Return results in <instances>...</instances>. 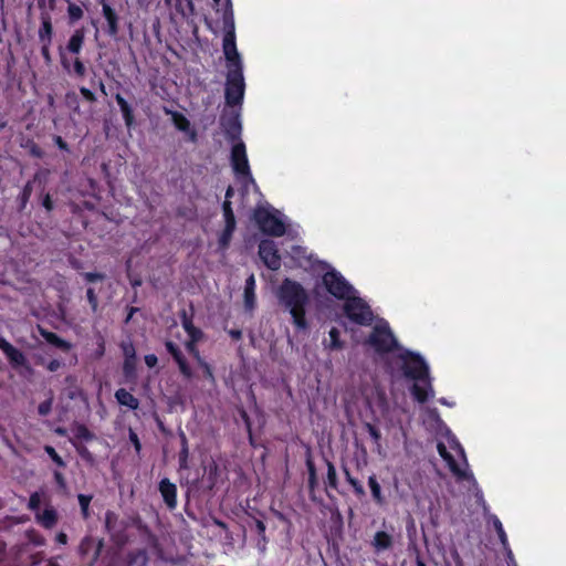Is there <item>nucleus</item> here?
Here are the masks:
<instances>
[{"label": "nucleus", "mask_w": 566, "mask_h": 566, "mask_svg": "<svg viewBox=\"0 0 566 566\" xmlns=\"http://www.w3.org/2000/svg\"><path fill=\"white\" fill-rule=\"evenodd\" d=\"M81 94H82V95H83L87 101H94V99H95L94 94H93L88 88L82 87V88H81Z\"/></svg>", "instance_id": "obj_50"}, {"label": "nucleus", "mask_w": 566, "mask_h": 566, "mask_svg": "<svg viewBox=\"0 0 566 566\" xmlns=\"http://www.w3.org/2000/svg\"><path fill=\"white\" fill-rule=\"evenodd\" d=\"M42 336L45 338L46 342L50 344L67 352L71 349V344L65 342L64 339L60 338L57 335L51 332H43Z\"/></svg>", "instance_id": "obj_23"}, {"label": "nucleus", "mask_w": 566, "mask_h": 566, "mask_svg": "<svg viewBox=\"0 0 566 566\" xmlns=\"http://www.w3.org/2000/svg\"><path fill=\"white\" fill-rule=\"evenodd\" d=\"M55 142H56V145H57L61 149H66V148H67V147H66V144L63 142V139H62L60 136H57V137L55 138Z\"/></svg>", "instance_id": "obj_54"}, {"label": "nucleus", "mask_w": 566, "mask_h": 566, "mask_svg": "<svg viewBox=\"0 0 566 566\" xmlns=\"http://www.w3.org/2000/svg\"><path fill=\"white\" fill-rule=\"evenodd\" d=\"M367 431L369 436L373 438V440L379 446L380 441V432L379 430L374 427L373 424H367Z\"/></svg>", "instance_id": "obj_42"}, {"label": "nucleus", "mask_w": 566, "mask_h": 566, "mask_svg": "<svg viewBox=\"0 0 566 566\" xmlns=\"http://www.w3.org/2000/svg\"><path fill=\"white\" fill-rule=\"evenodd\" d=\"M135 365H136V361H135V358H125V361H124V371L127 376H132L135 371Z\"/></svg>", "instance_id": "obj_39"}, {"label": "nucleus", "mask_w": 566, "mask_h": 566, "mask_svg": "<svg viewBox=\"0 0 566 566\" xmlns=\"http://www.w3.org/2000/svg\"><path fill=\"white\" fill-rule=\"evenodd\" d=\"M438 452L459 480H468L473 485L476 484L472 473L468 470L464 450L453 437H448L447 443L439 442Z\"/></svg>", "instance_id": "obj_4"}, {"label": "nucleus", "mask_w": 566, "mask_h": 566, "mask_svg": "<svg viewBox=\"0 0 566 566\" xmlns=\"http://www.w3.org/2000/svg\"><path fill=\"white\" fill-rule=\"evenodd\" d=\"M69 14L71 19L78 20L83 17V10L76 4H71L69 7Z\"/></svg>", "instance_id": "obj_38"}, {"label": "nucleus", "mask_w": 566, "mask_h": 566, "mask_svg": "<svg viewBox=\"0 0 566 566\" xmlns=\"http://www.w3.org/2000/svg\"><path fill=\"white\" fill-rule=\"evenodd\" d=\"M216 2V4L218 7H221L223 10H224V15H223V23H226V20L228 19V17L231 14L233 17V11H232V4H231V0H213ZM232 21L234 22V19L232 18ZM224 30L226 32H228L229 28L227 27V24H224ZM227 33H224L226 35Z\"/></svg>", "instance_id": "obj_30"}, {"label": "nucleus", "mask_w": 566, "mask_h": 566, "mask_svg": "<svg viewBox=\"0 0 566 566\" xmlns=\"http://www.w3.org/2000/svg\"><path fill=\"white\" fill-rule=\"evenodd\" d=\"M130 438H132V441L134 442V444H135L136 449H137V450H139L140 444H139V441H138V439H137V436H136L135 433H132V434H130Z\"/></svg>", "instance_id": "obj_56"}, {"label": "nucleus", "mask_w": 566, "mask_h": 566, "mask_svg": "<svg viewBox=\"0 0 566 566\" xmlns=\"http://www.w3.org/2000/svg\"><path fill=\"white\" fill-rule=\"evenodd\" d=\"M115 98L123 113L125 124L129 127L134 120L132 108L122 95L117 94Z\"/></svg>", "instance_id": "obj_22"}, {"label": "nucleus", "mask_w": 566, "mask_h": 566, "mask_svg": "<svg viewBox=\"0 0 566 566\" xmlns=\"http://www.w3.org/2000/svg\"><path fill=\"white\" fill-rule=\"evenodd\" d=\"M74 69H75V72L80 75H83L84 72H85V67L83 65V63L80 61V60H76L74 62Z\"/></svg>", "instance_id": "obj_49"}, {"label": "nucleus", "mask_w": 566, "mask_h": 566, "mask_svg": "<svg viewBox=\"0 0 566 566\" xmlns=\"http://www.w3.org/2000/svg\"><path fill=\"white\" fill-rule=\"evenodd\" d=\"M279 214V211L262 207L255 210L254 220L263 233L281 237L285 233V223Z\"/></svg>", "instance_id": "obj_5"}, {"label": "nucleus", "mask_w": 566, "mask_h": 566, "mask_svg": "<svg viewBox=\"0 0 566 566\" xmlns=\"http://www.w3.org/2000/svg\"><path fill=\"white\" fill-rule=\"evenodd\" d=\"M359 394L369 407L374 405L379 407L386 406V395L373 379L360 385Z\"/></svg>", "instance_id": "obj_11"}, {"label": "nucleus", "mask_w": 566, "mask_h": 566, "mask_svg": "<svg viewBox=\"0 0 566 566\" xmlns=\"http://www.w3.org/2000/svg\"><path fill=\"white\" fill-rule=\"evenodd\" d=\"M417 566H426V564L422 560L418 559L417 560Z\"/></svg>", "instance_id": "obj_61"}, {"label": "nucleus", "mask_w": 566, "mask_h": 566, "mask_svg": "<svg viewBox=\"0 0 566 566\" xmlns=\"http://www.w3.org/2000/svg\"><path fill=\"white\" fill-rule=\"evenodd\" d=\"M451 556H452V559H453L455 566H464L463 560L457 549H453L451 552Z\"/></svg>", "instance_id": "obj_44"}, {"label": "nucleus", "mask_w": 566, "mask_h": 566, "mask_svg": "<svg viewBox=\"0 0 566 566\" xmlns=\"http://www.w3.org/2000/svg\"><path fill=\"white\" fill-rule=\"evenodd\" d=\"M259 254L264 264L276 271L281 266V258L277 253V249L273 241L271 240H262L259 245Z\"/></svg>", "instance_id": "obj_12"}, {"label": "nucleus", "mask_w": 566, "mask_h": 566, "mask_svg": "<svg viewBox=\"0 0 566 566\" xmlns=\"http://www.w3.org/2000/svg\"><path fill=\"white\" fill-rule=\"evenodd\" d=\"M359 394L369 407L374 405L379 407L386 406V395L373 379L360 385Z\"/></svg>", "instance_id": "obj_10"}, {"label": "nucleus", "mask_w": 566, "mask_h": 566, "mask_svg": "<svg viewBox=\"0 0 566 566\" xmlns=\"http://www.w3.org/2000/svg\"><path fill=\"white\" fill-rule=\"evenodd\" d=\"M45 452L51 457V459L59 465V467H64V462L62 460V458L56 453V451L54 450V448L48 446L45 447Z\"/></svg>", "instance_id": "obj_37"}, {"label": "nucleus", "mask_w": 566, "mask_h": 566, "mask_svg": "<svg viewBox=\"0 0 566 566\" xmlns=\"http://www.w3.org/2000/svg\"><path fill=\"white\" fill-rule=\"evenodd\" d=\"M492 524L497 532L499 538L504 548H507V536L501 521L496 516H491Z\"/></svg>", "instance_id": "obj_29"}, {"label": "nucleus", "mask_w": 566, "mask_h": 566, "mask_svg": "<svg viewBox=\"0 0 566 566\" xmlns=\"http://www.w3.org/2000/svg\"><path fill=\"white\" fill-rule=\"evenodd\" d=\"M116 521V515L113 512H107L105 516V523L108 528L113 527L114 522Z\"/></svg>", "instance_id": "obj_45"}, {"label": "nucleus", "mask_w": 566, "mask_h": 566, "mask_svg": "<svg viewBox=\"0 0 566 566\" xmlns=\"http://www.w3.org/2000/svg\"><path fill=\"white\" fill-rule=\"evenodd\" d=\"M166 346L169 353L174 356L175 360L177 361L180 373L186 378L190 379L193 376L192 370L186 363L185 358L182 357L177 346L171 342L167 343Z\"/></svg>", "instance_id": "obj_17"}, {"label": "nucleus", "mask_w": 566, "mask_h": 566, "mask_svg": "<svg viewBox=\"0 0 566 566\" xmlns=\"http://www.w3.org/2000/svg\"><path fill=\"white\" fill-rule=\"evenodd\" d=\"M51 409V403L48 401V402H43L39 406V412L41 415H46Z\"/></svg>", "instance_id": "obj_51"}, {"label": "nucleus", "mask_w": 566, "mask_h": 566, "mask_svg": "<svg viewBox=\"0 0 566 566\" xmlns=\"http://www.w3.org/2000/svg\"><path fill=\"white\" fill-rule=\"evenodd\" d=\"M234 228H235V222H231V221L226 222L224 230L222 231V233L219 237V245L221 249L228 248V245L231 241V237L234 231Z\"/></svg>", "instance_id": "obj_24"}, {"label": "nucleus", "mask_w": 566, "mask_h": 566, "mask_svg": "<svg viewBox=\"0 0 566 566\" xmlns=\"http://www.w3.org/2000/svg\"><path fill=\"white\" fill-rule=\"evenodd\" d=\"M256 304L255 298V277L254 275H250L247 279L245 287H244V306L248 311H253Z\"/></svg>", "instance_id": "obj_18"}, {"label": "nucleus", "mask_w": 566, "mask_h": 566, "mask_svg": "<svg viewBox=\"0 0 566 566\" xmlns=\"http://www.w3.org/2000/svg\"><path fill=\"white\" fill-rule=\"evenodd\" d=\"M323 284L329 294L339 300L346 301L355 294L353 286L335 270L323 275Z\"/></svg>", "instance_id": "obj_6"}, {"label": "nucleus", "mask_w": 566, "mask_h": 566, "mask_svg": "<svg viewBox=\"0 0 566 566\" xmlns=\"http://www.w3.org/2000/svg\"><path fill=\"white\" fill-rule=\"evenodd\" d=\"M145 363L148 367H154L157 364V357L153 354L145 356Z\"/></svg>", "instance_id": "obj_46"}, {"label": "nucleus", "mask_w": 566, "mask_h": 566, "mask_svg": "<svg viewBox=\"0 0 566 566\" xmlns=\"http://www.w3.org/2000/svg\"><path fill=\"white\" fill-rule=\"evenodd\" d=\"M91 502V496H86L84 494L78 495V503L84 517L88 516V505Z\"/></svg>", "instance_id": "obj_34"}, {"label": "nucleus", "mask_w": 566, "mask_h": 566, "mask_svg": "<svg viewBox=\"0 0 566 566\" xmlns=\"http://www.w3.org/2000/svg\"><path fill=\"white\" fill-rule=\"evenodd\" d=\"M229 28L223 38V54L227 61V84H226V99L229 106L239 105L244 96V77L242 72V60L235 45V33L230 14L226 20Z\"/></svg>", "instance_id": "obj_1"}, {"label": "nucleus", "mask_w": 566, "mask_h": 566, "mask_svg": "<svg viewBox=\"0 0 566 566\" xmlns=\"http://www.w3.org/2000/svg\"><path fill=\"white\" fill-rule=\"evenodd\" d=\"M60 367H61V361H60V360H56V359L51 360V361L48 364V366H46V368H48L50 371H55V370H57Z\"/></svg>", "instance_id": "obj_48"}, {"label": "nucleus", "mask_w": 566, "mask_h": 566, "mask_svg": "<svg viewBox=\"0 0 566 566\" xmlns=\"http://www.w3.org/2000/svg\"><path fill=\"white\" fill-rule=\"evenodd\" d=\"M368 342L377 352H389L396 346V339L386 322L375 325Z\"/></svg>", "instance_id": "obj_8"}, {"label": "nucleus", "mask_w": 566, "mask_h": 566, "mask_svg": "<svg viewBox=\"0 0 566 566\" xmlns=\"http://www.w3.org/2000/svg\"><path fill=\"white\" fill-rule=\"evenodd\" d=\"M36 518L43 526L50 528L56 523V512L53 509H46L38 514Z\"/></svg>", "instance_id": "obj_25"}, {"label": "nucleus", "mask_w": 566, "mask_h": 566, "mask_svg": "<svg viewBox=\"0 0 566 566\" xmlns=\"http://www.w3.org/2000/svg\"><path fill=\"white\" fill-rule=\"evenodd\" d=\"M41 501H42V493H40V492L33 493L30 496L29 509L33 510V511L38 510L40 507Z\"/></svg>", "instance_id": "obj_35"}, {"label": "nucleus", "mask_w": 566, "mask_h": 566, "mask_svg": "<svg viewBox=\"0 0 566 566\" xmlns=\"http://www.w3.org/2000/svg\"><path fill=\"white\" fill-rule=\"evenodd\" d=\"M44 206L48 210H50L52 207H51V200H50V197L46 196L45 199H44Z\"/></svg>", "instance_id": "obj_57"}, {"label": "nucleus", "mask_w": 566, "mask_h": 566, "mask_svg": "<svg viewBox=\"0 0 566 566\" xmlns=\"http://www.w3.org/2000/svg\"><path fill=\"white\" fill-rule=\"evenodd\" d=\"M231 164H232L233 170L237 175H241L242 177H244L253 182V179H252V176L250 172L248 157H247L245 146L242 142H237L232 146Z\"/></svg>", "instance_id": "obj_9"}, {"label": "nucleus", "mask_w": 566, "mask_h": 566, "mask_svg": "<svg viewBox=\"0 0 566 566\" xmlns=\"http://www.w3.org/2000/svg\"><path fill=\"white\" fill-rule=\"evenodd\" d=\"M258 527L260 531H264V525L262 522H258Z\"/></svg>", "instance_id": "obj_60"}, {"label": "nucleus", "mask_w": 566, "mask_h": 566, "mask_svg": "<svg viewBox=\"0 0 566 566\" xmlns=\"http://www.w3.org/2000/svg\"><path fill=\"white\" fill-rule=\"evenodd\" d=\"M232 192H233V189L231 187L228 188L227 193H226L227 200L232 196Z\"/></svg>", "instance_id": "obj_58"}, {"label": "nucleus", "mask_w": 566, "mask_h": 566, "mask_svg": "<svg viewBox=\"0 0 566 566\" xmlns=\"http://www.w3.org/2000/svg\"><path fill=\"white\" fill-rule=\"evenodd\" d=\"M172 122L175 124V126L179 129V130H182V132H186L188 130L189 128V120L181 114L179 113H172Z\"/></svg>", "instance_id": "obj_32"}, {"label": "nucleus", "mask_w": 566, "mask_h": 566, "mask_svg": "<svg viewBox=\"0 0 566 566\" xmlns=\"http://www.w3.org/2000/svg\"><path fill=\"white\" fill-rule=\"evenodd\" d=\"M43 27H44V29L46 30V32H50V31H51V25H50V23L45 22Z\"/></svg>", "instance_id": "obj_59"}, {"label": "nucleus", "mask_w": 566, "mask_h": 566, "mask_svg": "<svg viewBox=\"0 0 566 566\" xmlns=\"http://www.w3.org/2000/svg\"><path fill=\"white\" fill-rule=\"evenodd\" d=\"M103 14L108 22V32L111 35H115L118 32L117 17L114 10L106 3L103 4Z\"/></svg>", "instance_id": "obj_21"}, {"label": "nucleus", "mask_w": 566, "mask_h": 566, "mask_svg": "<svg viewBox=\"0 0 566 566\" xmlns=\"http://www.w3.org/2000/svg\"><path fill=\"white\" fill-rule=\"evenodd\" d=\"M159 491L165 503L174 509L177 504V488L168 479H163L159 483Z\"/></svg>", "instance_id": "obj_14"}, {"label": "nucleus", "mask_w": 566, "mask_h": 566, "mask_svg": "<svg viewBox=\"0 0 566 566\" xmlns=\"http://www.w3.org/2000/svg\"><path fill=\"white\" fill-rule=\"evenodd\" d=\"M222 127L226 133L231 137L235 138L241 133V124L239 120V114L237 111L231 109L229 114H224L221 120Z\"/></svg>", "instance_id": "obj_13"}, {"label": "nucleus", "mask_w": 566, "mask_h": 566, "mask_svg": "<svg viewBox=\"0 0 566 566\" xmlns=\"http://www.w3.org/2000/svg\"><path fill=\"white\" fill-rule=\"evenodd\" d=\"M368 485L370 488V491H371L374 500L378 504H382L384 503V496L381 494L380 485H379V483H378V481H377L375 475L369 476Z\"/></svg>", "instance_id": "obj_27"}, {"label": "nucleus", "mask_w": 566, "mask_h": 566, "mask_svg": "<svg viewBox=\"0 0 566 566\" xmlns=\"http://www.w3.org/2000/svg\"><path fill=\"white\" fill-rule=\"evenodd\" d=\"M78 433H80L81 437H83L85 439H90L91 438L90 432L85 428H80L78 429Z\"/></svg>", "instance_id": "obj_53"}, {"label": "nucleus", "mask_w": 566, "mask_h": 566, "mask_svg": "<svg viewBox=\"0 0 566 566\" xmlns=\"http://www.w3.org/2000/svg\"><path fill=\"white\" fill-rule=\"evenodd\" d=\"M377 552L388 549L392 544L391 536L386 532H377L371 542Z\"/></svg>", "instance_id": "obj_19"}, {"label": "nucleus", "mask_w": 566, "mask_h": 566, "mask_svg": "<svg viewBox=\"0 0 566 566\" xmlns=\"http://www.w3.org/2000/svg\"><path fill=\"white\" fill-rule=\"evenodd\" d=\"M344 312L352 322L359 325H369L374 319L369 306L355 294L345 301Z\"/></svg>", "instance_id": "obj_7"}, {"label": "nucleus", "mask_w": 566, "mask_h": 566, "mask_svg": "<svg viewBox=\"0 0 566 566\" xmlns=\"http://www.w3.org/2000/svg\"><path fill=\"white\" fill-rule=\"evenodd\" d=\"M84 276L88 282H94L103 279V275L99 273H85Z\"/></svg>", "instance_id": "obj_47"}, {"label": "nucleus", "mask_w": 566, "mask_h": 566, "mask_svg": "<svg viewBox=\"0 0 566 566\" xmlns=\"http://www.w3.org/2000/svg\"><path fill=\"white\" fill-rule=\"evenodd\" d=\"M84 41V33L81 30H77L74 32V34L71 36L67 49L72 52L77 54L81 51L82 44Z\"/></svg>", "instance_id": "obj_26"}, {"label": "nucleus", "mask_w": 566, "mask_h": 566, "mask_svg": "<svg viewBox=\"0 0 566 566\" xmlns=\"http://www.w3.org/2000/svg\"><path fill=\"white\" fill-rule=\"evenodd\" d=\"M327 480L332 486H336V470L331 462L327 464Z\"/></svg>", "instance_id": "obj_40"}, {"label": "nucleus", "mask_w": 566, "mask_h": 566, "mask_svg": "<svg viewBox=\"0 0 566 566\" xmlns=\"http://www.w3.org/2000/svg\"><path fill=\"white\" fill-rule=\"evenodd\" d=\"M223 214H224V221L226 222H235L233 211L231 209V202L229 200H226L223 202Z\"/></svg>", "instance_id": "obj_36"}, {"label": "nucleus", "mask_w": 566, "mask_h": 566, "mask_svg": "<svg viewBox=\"0 0 566 566\" xmlns=\"http://www.w3.org/2000/svg\"><path fill=\"white\" fill-rule=\"evenodd\" d=\"M197 364L202 369V371H203L205 376L208 378V380L211 384H214L216 382V377L213 375L211 366L203 358H200L197 361Z\"/></svg>", "instance_id": "obj_33"}, {"label": "nucleus", "mask_w": 566, "mask_h": 566, "mask_svg": "<svg viewBox=\"0 0 566 566\" xmlns=\"http://www.w3.org/2000/svg\"><path fill=\"white\" fill-rule=\"evenodd\" d=\"M48 566H59V565L55 563H50Z\"/></svg>", "instance_id": "obj_64"}, {"label": "nucleus", "mask_w": 566, "mask_h": 566, "mask_svg": "<svg viewBox=\"0 0 566 566\" xmlns=\"http://www.w3.org/2000/svg\"><path fill=\"white\" fill-rule=\"evenodd\" d=\"M346 476H347V481L350 483V485H353V488L356 490V492H358L360 494L364 493V489H363L361 484L356 479L352 478L348 472H346Z\"/></svg>", "instance_id": "obj_43"}, {"label": "nucleus", "mask_w": 566, "mask_h": 566, "mask_svg": "<svg viewBox=\"0 0 566 566\" xmlns=\"http://www.w3.org/2000/svg\"><path fill=\"white\" fill-rule=\"evenodd\" d=\"M56 539H57L59 543L65 544L66 543V535L64 533H60V534H57Z\"/></svg>", "instance_id": "obj_55"}, {"label": "nucleus", "mask_w": 566, "mask_h": 566, "mask_svg": "<svg viewBox=\"0 0 566 566\" xmlns=\"http://www.w3.org/2000/svg\"><path fill=\"white\" fill-rule=\"evenodd\" d=\"M115 397L122 406H126L130 409H137L138 408V400L126 389H118L115 394Z\"/></svg>", "instance_id": "obj_20"}, {"label": "nucleus", "mask_w": 566, "mask_h": 566, "mask_svg": "<svg viewBox=\"0 0 566 566\" xmlns=\"http://www.w3.org/2000/svg\"><path fill=\"white\" fill-rule=\"evenodd\" d=\"M240 334H241L240 332H235V333H232V336L240 337Z\"/></svg>", "instance_id": "obj_63"}, {"label": "nucleus", "mask_w": 566, "mask_h": 566, "mask_svg": "<svg viewBox=\"0 0 566 566\" xmlns=\"http://www.w3.org/2000/svg\"><path fill=\"white\" fill-rule=\"evenodd\" d=\"M125 358H135V348L130 343H124L122 345Z\"/></svg>", "instance_id": "obj_41"}, {"label": "nucleus", "mask_w": 566, "mask_h": 566, "mask_svg": "<svg viewBox=\"0 0 566 566\" xmlns=\"http://www.w3.org/2000/svg\"><path fill=\"white\" fill-rule=\"evenodd\" d=\"M329 343L326 345L329 349H340L343 347V343L339 339V332L337 328H332L328 333Z\"/></svg>", "instance_id": "obj_31"}, {"label": "nucleus", "mask_w": 566, "mask_h": 566, "mask_svg": "<svg viewBox=\"0 0 566 566\" xmlns=\"http://www.w3.org/2000/svg\"><path fill=\"white\" fill-rule=\"evenodd\" d=\"M43 54H44L45 57H49V51H48L46 48L43 49Z\"/></svg>", "instance_id": "obj_62"}, {"label": "nucleus", "mask_w": 566, "mask_h": 566, "mask_svg": "<svg viewBox=\"0 0 566 566\" xmlns=\"http://www.w3.org/2000/svg\"><path fill=\"white\" fill-rule=\"evenodd\" d=\"M87 298L90 301V303L95 306L96 305V297H95V294H94V291L92 289H90L87 291Z\"/></svg>", "instance_id": "obj_52"}, {"label": "nucleus", "mask_w": 566, "mask_h": 566, "mask_svg": "<svg viewBox=\"0 0 566 566\" xmlns=\"http://www.w3.org/2000/svg\"><path fill=\"white\" fill-rule=\"evenodd\" d=\"M184 326L190 337V340L186 343V348L188 353L193 356L196 361H198L202 357L200 356L195 343L199 339L200 332L188 321L184 322Z\"/></svg>", "instance_id": "obj_15"}, {"label": "nucleus", "mask_w": 566, "mask_h": 566, "mask_svg": "<svg viewBox=\"0 0 566 566\" xmlns=\"http://www.w3.org/2000/svg\"><path fill=\"white\" fill-rule=\"evenodd\" d=\"M188 455H189V449H188L187 438L182 433L181 434V451L179 453V465H180V469H187L188 468Z\"/></svg>", "instance_id": "obj_28"}, {"label": "nucleus", "mask_w": 566, "mask_h": 566, "mask_svg": "<svg viewBox=\"0 0 566 566\" xmlns=\"http://www.w3.org/2000/svg\"><path fill=\"white\" fill-rule=\"evenodd\" d=\"M401 360L405 375L415 380L411 389L415 399L421 403L424 402L433 396L428 366L421 357L409 352L401 355Z\"/></svg>", "instance_id": "obj_3"}, {"label": "nucleus", "mask_w": 566, "mask_h": 566, "mask_svg": "<svg viewBox=\"0 0 566 566\" xmlns=\"http://www.w3.org/2000/svg\"><path fill=\"white\" fill-rule=\"evenodd\" d=\"M0 349L3 350V353L7 355V357L12 364L17 366L24 365V355L2 337H0Z\"/></svg>", "instance_id": "obj_16"}, {"label": "nucleus", "mask_w": 566, "mask_h": 566, "mask_svg": "<svg viewBox=\"0 0 566 566\" xmlns=\"http://www.w3.org/2000/svg\"><path fill=\"white\" fill-rule=\"evenodd\" d=\"M279 304L286 310L298 329H305V307L308 303V295L305 289L296 281L285 279L275 291Z\"/></svg>", "instance_id": "obj_2"}]
</instances>
